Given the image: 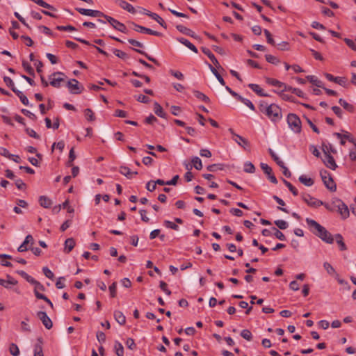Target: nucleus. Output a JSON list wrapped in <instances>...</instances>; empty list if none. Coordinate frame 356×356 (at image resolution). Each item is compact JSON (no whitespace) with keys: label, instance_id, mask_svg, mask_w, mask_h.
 I'll return each instance as SVG.
<instances>
[{"label":"nucleus","instance_id":"nucleus-51","mask_svg":"<svg viewBox=\"0 0 356 356\" xmlns=\"http://www.w3.org/2000/svg\"><path fill=\"white\" fill-rule=\"evenodd\" d=\"M238 101L243 103L245 105H246L248 107H249L252 111L255 110V107H254V104L249 99L241 97Z\"/></svg>","mask_w":356,"mask_h":356},{"label":"nucleus","instance_id":"nucleus-13","mask_svg":"<svg viewBox=\"0 0 356 356\" xmlns=\"http://www.w3.org/2000/svg\"><path fill=\"white\" fill-rule=\"evenodd\" d=\"M323 152H324L323 163L327 168L334 170L337 168V165L335 163L334 157L330 153H328L327 151H325V149H323Z\"/></svg>","mask_w":356,"mask_h":356},{"label":"nucleus","instance_id":"nucleus-23","mask_svg":"<svg viewBox=\"0 0 356 356\" xmlns=\"http://www.w3.org/2000/svg\"><path fill=\"white\" fill-rule=\"evenodd\" d=\"M177 40L183 44L184 45H185L186 47H187L188 49H190L191 51H193V52L195 53H197L198 51H197V49L195 47V46L194 44H193L189 40H188L187 39L184 38H177Z\"/></svg>","mask_w":356,"mask_h":356},{"label":"nucleus","instance_id":"nucleus-19","mask_svg":"<svg viewBox=\"0 0 356 356\" xmlns=\"http://www.w3.org/2000/svg\"><path fill=\"white\" fill-rule=\"evenodd\" d=\"M42 339L38 338L34 346V356H44L42 352Z\"/></svg>","mask_w":356,"mask_h":356},{"label":"nucleus","instance_id":"nucleus-15","mask_svg":"<svg viewBox=\"0 0 356 356\" xmlns=\"http://www.w3.org/2000/svg\"><path fill=\"white\" fill-rule=\"evenodd\" d=\"M115 3H117L122 9L130 13L134 14L136 12L135 8L131 4L124 0H115Z\"/></svg>","mask_w":356,"mask_h":356},{"label":"nucleus","instance_id":"nucleus-48","mask_svg":"<svg viewBox=\"0 0 356 356\" xmlns=\"http://www.w3.org/2000/svg\"><path fill=\"white\" fill-rule=\"evenodd\" d=\"M3 81L5 82L6 85L10 88V89L14 92V90H17L14 84L13 81L8 76H4L3 77Z\"/></svg>","mask_w":356,"mask_h":356},{"label":"nucleus","instance_id":"nucleus-14","mask_svg":"<svg viewBox=\"0 0 356 356\" xmlns=\"http://www.w3.org/2000/svg\"><path fill=\"white\" fill-rule=\"evenodd\" d=\"M324 76L330 81L334 82V83H338L342 86H345L346 84V82H347L346 79L344 77L334 76L333 75H332L331 74H329V73H325Z\"/></svg>","mask_w":356,"mask_h":356},{"label":"nucleus","instance_id":"nucleus-6","mask_svg":"<svg viewBox=\"0 0 356 356\" xmlns=\"http://www.w3.org/2000/svg\"><path fill=\"white\" fill-rule=\"evenodd\" d=\"M67 87L71 93L76 95L81 93L83 90V86L75 79L70 80L67 83Z\"/></svg>","mask_w":356,"mask_h":356},{"label":"nucleus","instance_id":"nucleus-34","mask_svg":"<svg viewBox=\"0 0 356 356\" xmlns=\"http://www.w3.org/2000/svg\"><path fill=\"white\" fill-rule=\"evenodd\" d=\"M193 94L195 97L206 103L210 102V99L204 93L198 91V90H194Z\"/></svg>","mask_w":356,"mask_h":356},{"label":"nucleus","instance_id":"nucleus-24","mask_svg":"<svg viewBox=\"0 0 356 356\" xmlns=\"http://www.w3.org/2000/svg\"><path fill=\"white\" fill-rule=\"evenodd\" d=\"M154 111L155 114L158 116L162 118H166V113L163 111V108L159 103L155 102L154 104Z\"/></svg>","mask_w":356,"mask_h":356},{"label":"nucleus","instance_id":"nucleus-42","mask_svg":"<svg viewBox=\"0 0 356 356\" xmlns=\"http://www.w3.org/2000/svg\"><path fill=\"white\" fill-rule=\"evenodd\" d=\"M339 103L340 104V105L343 108H345L346 110L350 111V112H353V106L348 104L346 101H345L344 99H339Z\"/></svg>","mask_w":356,"mask_h":356},{"label":"nucleus","instance_id":"nucleus-45","mask_svg":"<svg viewBox=\"0 0 356 356\" xmlns=\"http://www.w3.org/2000/svg\"><path fill=\"white\" fill-rule=\"evenodd\" d=\"M241 336L247 341H251L252 339V334L248 329L243 330L241 332Z\"/></svg>","mask_w":356,"mask_h":356},{"label":"nucleus","instance_id":"nucleus-47","mask_svg":"<svg viewBox=\"0 0 356 356\" xmlns=\"http://www.w3.org/2000/svg\"><path fill=\"white\" fill-rule=\"evenodd\" d=\"M272 230L274 231V236L280 239V241H285L286 240V237L284 236V234L280 232L279 229H277L276 227H272Z\"/></svg>","mask_w":356,"mask_h":356},{"label":"nucleus","instance_id":"nucleus-12","mask_svg":"<svg viewBox=\"0 0 356 356\" xmlns=\"http://www.w3.org/2000/svg\"><path fill=\"white\" fill-rule=\"evenodd\" d=\"M37 316L47 330H50L53 327V323L46 312L40 311L37 313Z\"/></svg>","mask_w":356,"mask_h":356},{"label":"nucleus","instance_id":"nucleus-21","mask_svg":"<svg viewBox=\"0 0 356 356\" xmlns=\"http://www.w3.org/2000/svg\"><path fill=\"white\" fill-rule=\"evenodd\" d=\"M248 87L260 97H269V95L265 93L258 84L250 83Z\"/></svg>","mask_w":356,"mask_h":356},{"label":"nucleus","instance_id":"nucleus-17","mask_svg":"<svg viewBox=\"0 0 356 356\" xmlns=\"http://www.w3.org/2000/svg\"><path fill=\"white\" fill-rule=\"evenodd\" d=\"M156 184L163 186L166 185V181L163 179H157L156 181H149L146 184V189L150 192L154 191L156 189Z\"/></svg>","mask_w":356,"mask_h":356},{"label":"nucleus","instance_id":"nucleus-16","mask_svg":"<svg viewBox=\"0 0 356 356\" xmlns=\"http://www.w3.org/2000/svg\"><path fill=\"white\" fill-rule=\"evenodd\" d=\"M202 52L207 55L209 59L211 60V62L213 63V65L216 66V67L217 68H221V66L219 63V62L218 61V60L216 59V58L215 57V56L212 54V52L207 47H202Z\"/></svg>","mask_w":356,"mask_h":356},{"label":"nucleus","instance_id":"nucleus-36","mask_svg":"<svg viewBox=\"0 0 356 356\" xmlns=\"http://www.w3.org/2000/svg\"><path fill=\"white\" fill-rule=\"evenodd\" d=\"M22 67L26 70V72L31 76H34L35 72L34 70L31 67V65L26 60H22Z\"/></svg>","mask_w":356,"mask_h":356},{"label":"nucleus","instance_id":"nucleus-10","mask_svg":"<svg viewBox=\"0 0 356 356\" xmlns=\"http://www.w3.org/2000/svg\"><path fill=\"white\" fill-rule=\"evenodd\" d=\"M106 19L115 30L124 33H127V29L123 23L119 22L111 16L106 17Z\"/></svg>","mask_w":356,"mask_h":356},{"label":"nucleus","instance_id":"nucleus-9","mask_svg":"<svg viewBox=\"0 0 356 356\" xmlns=\"http://www.w3.org/2000/svg\"><path fill=\"white\" fill-rule=\"evenodd\" d=\"M229 131L230 134L233 136V140L241 147H242L243 149H247L250 147V143L249 141L243 138V136H241L238 134H236L233 129L230 128L229 129Z\"/></svg>","mask_w":356,"mask_h":356},{"label":"nucleus","instance_id":"nucleus-26","mask_svg":"<svg viewBox=\"0 0 356 356\" xmlns=\"http://www.w3.org/2000/svg\"><path fill=\"white\" fill-rule=\"evenodd\" d=\"M306 79L312 84L318 88H323V83L321 81L318 80L315 76L308 75Z\"/></svg>","mask_w":356,"mask_h":356},{"label":"nucleus","instance_id":"nucleus-52","mask_svg":"<svg viewBox=\"0 0 356 356\" xmlns=\"http://www.w3.org/2000/svg\"><path fill=\"white\" fill-rule=\"evenodd\" d=\"M75 9L77 12H79L81 15L92 17V10H91V9H86V8H76Z\"/></svg>","mask_w":356,"mask_h":356},{"label":"nucleus","instance_id":"nucleus-2","mask_svg":"<svg viewBox=\"0 0 356 356\" xmlns=\"http://www.w3.org/2000/svg\"><path fill=\"white\" fill-rule=\"evenodd\" d=\"M259 108L261 113H264L274 122L280 121L282 118V109L275 104L268 105L267 104L261 103Z\"/></svg>","mask_w":356,"mask_h":356},{"label":"nucleus","instance_id":"nucleus-54","mask_svg":"<svg viewBox=\"0 0 356 356\" xmlns=\"http://www.w3.org/2000/svg\"><path fill=\"white\" fill-rule=\"evenodd\" d=\"M42 272H43L44 275L49 279L53 280L54 278V273H52V271L50 269H49L48 267H47V266L43 267Z\"/></svg>","mask_w":356,"mask_h":356},{"label":"nucleus","instance_id":"nucleus-60","mask_svg":"<svg viewBox=\"0 0 356 356\" xmlns=\"http://www.w3.org/2000/svg\"><path fill=\"white\" fill-rule=\"evenodd\" d=\"M116 288H117L116 282H113L111 286H109L108 289L110 291L111 297L115 298L116 296V294H117Z\"/></svg>","mask_w":356,"mask_h":356},{"label":"nucleus","instance_id":"nucleus-43","mask_svg":"<svg viewBox=\"0 0 356 356\" xmlns=\"http://www.w3.org/2000/svg\"><path fill=\"white\" fill-rule=\"evenodd\" d=\"M17 273L22 277H24L28 282H29L32 284L33 283H35V280L33 277H32L31 276H30L29 275H28L26 272H24L23 270H20V271H18Z\"/></svg>","mask_w":356,"mask_h":356},{"label":"nucleus","instance_id":"nucleus-37","mask_svg":"<svg viewBox=\"0 0 356 356\" xmlns=\"http://www.w3.org/2000/svg\"><path fill=\"white\" fill-rule=\"evenodd\" d=\"M191 162L194 166V168L196 169V170H201L202 168V161L201 159L197 157V156H195L191 160Z\"/></svg>","mask_w":356,"mask_h":356},{"label":"nucleus","instance_id":"nucleus-7","mask_svg":"<svg viewBox=\"0 0 356 356\" xmlns=\"http://www.w3.org/2000/svg\"><path fill=\"white\" fill-rule=\"evenodd\" d=\"M301 196L302 200L312 207L317 208L324 204V202L314 197H312L309 194L302 193Z\"/></svg>","mask_w":356,"mask_h":356},{"label":"nucleus","instance_id":"nucleus-22","mask_svg":"<svg viewBox=\"0 0 356 356\" xmlns=\"http://www.w3.org/2000/svg\"><path fill=\"white\" fill-rule=\"evenodd\" d=\"M114 318L115 321L121 325H123L126 323V317L123 314V313L119 310H115L114 312Z\"/></svg>","mask_w":356,"mask_h":356},{"label":"nucleus","instance_id":"nucleus-61","mask_svg":"<svg viewBox=\"0 0 356 356\" xmlns=\"http://www.w3.org/2000/svg\"><path fill=\"white\" fill-rule=\"evenodd\" d=\"M323 267L326 270L327 273L330 275H332L335 273L334 268L328 262H325L323 264Z\"/></svg>","mask_w":356,"mask_h":356},{"label":"nucleus","instance_id":"nucleus-39","mask_svg":"<svg viewBox=\"0 0 356 356\" xmlns=\"http://www.w3.org/2000/svg\"><path fill=\"white\" fill-rule=\"evenodd\" d=\"M244 171L247 173H254L255 167L251 162L247 161L244 163Z\"/></svg>","mask_w":356,"mask_h":356},{"label":"nucleus","instance_id":"nucleus-33","mask_svg":"<svg viewBox=\"0 0 356 356\" xmlns=\"http://www.w3.org/2000/svg\"><path fill=\"white\" fill-rule=\"evenodd\" d=\"M115 354L118 356H124V347L119 341H115L114 345Z\"/></svg>","mask_w":356,"mask_h":356},{"label":"nucleus","instance_id":"nucleus-27","mask_svg":"<svg viewBox=\"0 0 356 356\" xmlns=\"http://www.w3.org/2000/svg\"><path fill=\"white\" fill-rule=\"evenodd\" d=\"M208 66L210 69V70L211 71V72L214 74V76L216 77V79H218V81H219V83L222 85V86H225V82L223 79V78L221 76V75L218 73V72L216 70V69L215 67H213L211 64H208Z\"/></svg>","mask_w":356,"mask_h":356},{"label":"nucleus","instance_id":"nucleus-56","mask_svg":"<svg viewBox=\"0 0 356 356\" xmlns=\"http://www.w3.org/2000/svg\"><path fill=\"white\" fill-rule=\"evenodd\" d=\"M260 167L262 169V170L264 171V172L265 174H266L267 175H270L273 171L272 168L266 163H261Z\"/></svg>","mask_w":356,"mask_h":356},{"label":"nucleus","instance_id":"nucleus-3","mask_svg":"<svg viewBox=\"0 0 356 356\" xmlns=\"http://www.w3.org/2000/svg\"><path fill=\"white\" fill-rule=\"evenodd\" d=\"M289 127L296 134H300L302 129V123L296 114L289 113L287 116Z\"/></svg>","mask_w":356,"mask_h":356},{"label":"nucleus","instance_id":"nucleus-50","mask_svg":"<svg viewBox=\"0 0 356 356\" xmlns=\"http://www.w3.org/2000/svg\"><path fill=\"white\" fill-rule=\"evenodd\" d=\"M274 223L280 229H286L288 227V223L284 220H277Z\"/></svg>","mask_w":356,"mask_h":356},{"label":"nucleus","instance_id":"nucleus-20","mask_svg":"<svg viewBox=\"0 0 356 356\" xmlns=\"http://www.w3.org/2000/svg\"><path fill=\"white\" fill-rule=\"evenodd\" d=\"M75 241L73 238H68L65 241L64 252L65 253H70L75 246Z\"/></svg>","mask_w":356,"mask_h":356},{"label":"nucleus","instance_id":"nucleus-31","mask_svg":"<svg viewBox=\"0 0 356 356\" xmlns=\"http://www.w3.org/2000/svg\"><path fill=\"white\" fill-rule=\"evenodd\" d=\"M334 238L336 239V241L337 244L339 246V248L341 250H346V245L343 242V236L340 234H337L334 236Z\"/></svg>","mask_w":356,"mask_h":356},{"label":"nucleus","instance_id":"nucleus-35","mask_svg":"<svg viewBox=\"0 0 356 356\" xmlns=\"http://www.w3.org/2000/svg\"><path fill=\"white\" fill-rule=\"evenodd\" d=\"M133 49L134 51L138 52L139 54L143 55L144 56H145L149 61L154 63L156 65H160L159 61L156 58L152 57L148 54H147L145 51L140 50V49Z\"/></svg>","mask_w":356,"mask_h":356},{"label":"nucleus","instance_id":"nucleus-1","mask_svg":"<svg viewBox=\"0 0 356 356\" xmlns=\"http://www.w3.org/2000/svg\"><path fill=\"white\" fill-rule=\"evenodd\" d=\"M309 230L316 236L320 238L323 241L332 244L334 242L332 235L322 225L316 220L307 218L305 220Z\"/></svg>","mask_w":356,"mask_h":356},{"label":"nucleus","instance_id":"nucleus-5","mask_svg":"<svg viewBox=\"0 0 356 356\" xmlns=\"http://www.w3.org/2000/svg\"><path fill=\"white\" fill-rule=\"evenodd\" d=\"M333 204L334 207H337L338 211L339 212L343 219H346L349 216V209L347 205L341 200H336L333 202Z\"/></svg>","mask_w":356,"mask_h":356},{"label":"nucleus","instance_id":"nucleus-63","mask_svg":"<svg viewBox=\"0 0 356 356\" xmlns=\"http://www.w3.org/2000/svg\"><path fill=\"white\" fill-rule=\"evenodd\" d=\"M277 47L280 51H287L289 49V44L287 42H282L277 44Z\"/></svg>","mask_w":356,"mask_h":356},{"label":"nucleus","instance_id":"nucleus-8","mask_svg":"<svg viewBox=\"0 0 356 356\" xmlns=\"http://www.w3.org/2000/svg\"><path fill=\"white\" fill-rule=\"evenodd\" d=\"M60 76H64L63 72H54L49 76V83L54 88H60L61 83L64 81V78Z\"/></svg>","mask_w":356,"mask_h":356},{"label":"nucleus","instance_id":"nucleus-64","mask_svg":"<svg viewBox=\"0 0 356 356\" xmlns=\"http://www.w3.org/2000/svg\"><path fill=\"white\" fill-rule=\"evenodd\" d=\"M343 41L352 50L356 51V44L353 40L349 38H344Z\"/></svg>","mask_w":356,"mask_h":356},{"label":"nucleus","instance_id":"nucleus-25","mask_svg":"<svg viewBox=\"0 0 356 356\" xmlns=\"http://www.w3.org/2000/svg\"><path fill=\"white\" fill-rule=\"evenodd\" d=\"M39 203L44 208H49L52 204L51 200L47 196L42 195L39 198Z\"/></svg>","mask_w":356,"mask_h":356},{"label":"nucleus","instance_id":"nucleus-55","mask_svg":"<svg viewBox=\"0 0 356 356\" xmlns=\"http://www.w3.org/2000/svg\"><path fill=\"white\" fill-rule=\"evenodd\" d=\"M264 33L266 37V39H267V42L268 43L272 44V45H275V41L272 37V35L271 33H270L269 31H268L267 29H264Z\"/></svg>","mask_w":356,"mask_h":356},{"label":"nucleus","instance_id":"nucleus-38","mask_svg":"<svg viewBox=\"0 0 356 356\" xmlns=\"http://www.w3.org/2000/svg\"><path fill=\"white\" fill-rule=\"evenodd\" d=\"M282 181L285 186L289 188V190L293 193V195L297 196L298 195V190L288 181L284 179H282Z\"/></svg>","mask_w":356,"mask_h":356},{"label":"nucleus","instance_id":"nucleus-62","mask_svg":"<svg viewBox=\"0 0 356 356\" xmlns=\"http://www.w3.org/2000/svg\"><path fill=\"white\" fill-rule=\"evenodd\" d=\"M15 184L19 190H25L26 188V184L20 179H16Z\"/></svg>","mask_w":356,"mask_h":356},{"label":"nucleus","instance_id":"nucleus-53","mask_svg":"<svg viewBox=\"0 0 356 356\" xmlns=\"http://www.w3.org/2000/svg\"><path fill=\"white\" fill-rule=\"evenodd\" d=\"M279 94L282 99L291 102H296V99L292 95L285 94L284 92H279Z\"/></svg>","mask_w":356,"mask_h":356},{"label":"nucleus","instance_id":"nucleus-18","mask_svg":"<svg viewBox=\"0 0 356 356\" xmlns=\"http://www.w3.org/2000/svg\"><path fill=\"white\" fill-rule=\"evenodd\" d=\"M176 28L179 31H180L183 34H185L194 38H197V35L195 33L194 31L183 25H177Z\"/></svg>","mask_w":356,"mask_h":356},{"label":"nucleus","instance_id":"nucleus-57","mask_svg":"<svg viewBox=\"0 0 356 356\" xmlns=\"http://www.w3.org/2000/svg\"><path fill=\"white\" fill-rule=\"evenodd\" d=\"M22 113L32 120H36V115L27 109H22Z\"/></svg>","mask_w":356,"mask_h":356},{"label":"nucleus","instance_id":"nucleus-59","mask_svg":"<svg viewBox=\"0 0 356 356\" xmlns=\"http://www.w3.org/2000/svg\"><path fill=\"white\" fill-rule=\"evenodd\" d=\"M26 133L30 136L35 139H40V136L33 130L30 128H26L25 129Z\"/></svg>","mask_w":356,"mask_h":356},{"label":"nucleus","instance_id":"nucleus-58","mask_svg":"<svg viewBox=\"0 0 356 356\" xmlns=\"http://www.w3.org/2000/svg\"><path fill=\"white\" fill-rule=\"evenodd\" d=\"M163 223H164V225L167 228H170V229H174V230H178L179 229L178 225H176L173 222H171L170 220H165Z\"/></svg>","mask_w":356,"mask_h":356},{"label":"nucleus","instance_id":"nucleus-28","mask_svg":"<svg viewBox=\"0 0 356 356\" xmlns=\"http://www.w3.org/2000/svg\"><path fill=\"white\" fill-rule=\"evenodd\" d=\"M298 180L300 183H302L306 186H311L314 183V180L312 178L307 177L305 175L300 176Z\"/></svg>","mask_w":356,"mask_h":356},{"label":"nucleus","instance_id":"nucleus-41","mask_svg":"<svg viewBox=\"0 0 356 356\" xmlns=\"http://www.w3.org/2000/svg\"><path fill=\"white\" fill-rule=\"evenodd\" d=\"M113 54L118 58L123 59V60H127L129 58V56H128V54L127 53L124 52L123 51L117 49H113Z\"/></svg>","mask_w":356,"mask_h":356},{"label":"nucleus","instance_id":"nucleus-29","mask_svg":"<svg viewBox=\"0 0 356 356\" xmlns=\"http://www.w3.org/2000/svg\"><path fill=\"white\" fill-rule=\"evenodd\" d=\"M120 174L124 175L128 179L132 178V171L127 166H120L119 168Z\"/></svg>","mask_w":356,"mask_h":356},{"label":"nucleus","instance_id":"nucleus-49","mask_svg":"<svg viewBox=\"0 0 356 356\" xmlns=\"http://www.w3.org/2000/svg\"><path fill=\"white\" fill-rule=\"evenodd\" d=\"M10 353L13 356H18L19 355V350L15 343H11L9 348Z\"/></svg>","mask_w":356,"mask_h":356},{"label":"nucleus","instance_id":"nucleus-32","mask_svg":"<svg viewBox=\"0 0 356 356\" xmlns=\"http://www.w3.org/2000/svg\"><path fill=\"white\" fill-rule=\"evenodd\" d=\"M266 82L269 85H271V86H275L277 88H282V86L284 85V83H282L277 79L270 78V77L266 78Z\"/></svg>","mask_w":356,"mask_h":356},{"label":"nucleus","instance_id":"nucleus-11","mask_svg":"<svg viewBox=\"0 0 356 356\" xmlns=\"http://www.w3.org/2000/svg\"><path fill=\"white\" fill-rule=\"evenodd\" d=\"M131 24H132L133 29L135 31H137L139 33H146V34H149V35H155V36H161L162 35V33L160 32L153 31L149 28L136 24L134 22H131Z\"/></svg>","mask_w":356,"mask_h":356},{"label":"nucleus","instance_id":"nucleus-4","mask_svg":"<svg viewBox=\"0 0 356 356\" xmlns=\"http://www.w3.org/2000/svg\"><path fill=\"white\" fill-rule=\"evenodd\" d=\"M320 175L325 187L332 192L337 190V186L329 172L327 170H321Z\"/></svg>","mask_w":356,"mask_h":356},{"label":"nucleus","instance_id":"nucleus-44","mask_svg":"<svg viewBox=\"0 0 356 356\" xmlns=\"http://www.w3.org/2000/svg\"><path fill=\"white\" fill-rule=\"evenodd\" d=\"M84 115L87 120L94 121L95 120L94 113L90 108H86L84 111Z\"/></svg>","mask_w":356,"mask_h":356},{"label":"nucleus","instance_id":"nucleus-40","mask_svg":"<svg viewBox=\"0 0 356 356\" xmlns=\"http://www.w3.org/2000/svg\"><path fill=\"white\" fill-rule=\"evenodd\" d=\"M150 17L157 22L161 26L166 28V24L164 20L156 13H153Z\"/></svg>","mask_w":356,"mask_h":356},{"label":"nucleus","instance_id":"nucleus-46","mask_svg":"<svg viewBox=\"0 0 356 356\" xmlns=\"http://www.w3.org/2000/svg\"><path fill=\"white\" fill-rule=\"evenodd\" d=\"M265 58H266V61L270 63H272L274 65H277L278 63H280V60L277 57H275L273 55L266 54L265 56Z\"/></svg>","mask_w":356,"mask_h":356},{"label":"nucleus","instance_id":"nucleus-30","mask_svg":"<svg viewBox=\"0 0 356 356\" xmlns=\"http://www.w3.org/2000/svg\"><path fill=\"white\" fill-rule=\"evenodd\" d=\"M14 92L16 94V95L20 99L21 102L25 105L29 106V102L28 98L26 95H24L22 92H21L19 90H14Z\"/></svg>","mask_w":356,"mask_h":356}]
</instances>
